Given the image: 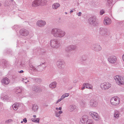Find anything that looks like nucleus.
<instances>
[{"mask_svg":"<svg viewBox=\"0 0 124 124\" xmlns=\"http://www.w3.org/2000/svg\"><path fill=\"white\" fill-rule=\"evenodd\" d=\"M111 86V85L108 83H104L101 84V87L102 89L105 90L107 89Z\"/></svg>","mask_w":124,"mask_h":124,"instance_id":"39448f33","label":"nucleus"},{"mask_svg":"<svg viewBox=\"0 0 124 124\" xmlns=\"http://www.w3.org/2000/svg\"><path fill=\"white\" fill-rule=\"evenodd\" d=\"M101 48L100 46H97L96 47H95V50L96 51H99L100 50Z\"/></svg>","mask_w":124,"mask_h":124,"instance_id":"b1692460","label":"nucleus"},{"mask_svg":"<svg viewBox=\"0 0 124 124\" xmlns=\"http://www.w3.org/2000/svg\"><path fill=\"white\" fill-rule=\"evenodd\" d=\"M114 78L118 85H120L124 84V78H123L117 75L114 77Z\"/></svg>","mask_w":124,"mask_h":124,"instance_id":"7ed1b4c3","label":"nucleus"},{"mask_svg":"<svg viewBox=\"0 0 124 124\" xmlns=\"http://www.w3.org/2000/svg\"><path fill=\"white\" fill-rule=\"evenodd\" d=\"M32 109L34 111H36L38 109V107L37 105H34L33 106Z\"/></svg>","mask_w":124,"mask_h":124,"instance_id":"393cba45","label":"nucleus"},{"mask_svg":"<svg viewBox=\"0 0 124 124\" xmlns=\"http://www.w3.org/2000/svg\"><path fill=\"white\" fill-rule=\"evenodd\" d=\"M66 13V14H67V13Z\"/></svg>","mask_w":124,"mask_h":124,"instance_id":"de8ad7c7","label":"nucleus"},{"mask_svg":"<svg viewBox=\"0 0 124 124\" xmlns=\"http://www.w3.org/2000/svg\"><path fill=\"white\" fill-rule=\"evenodd\" d=\"M90 105L93 107H96L98 105L97 101L93 100H91L90 102Z\"/></svg>","mask_w":124,"mask_h":124,"instance_id":"9d476101","label":"nucleus"},{"mask_svg":"<svg viewBox=\"0 0 124 124\" xmlns=\"http://www.w3.org/2000/svg\"><path fill=\"white\" fill-rule=\"evenodd\" d=\"M104 23L105 25H108L111 23V20L109 18H108L107 17H106L104 18Z\"/></svg>","mask_w":124,"mask_h":124,"instance_id":"9b49d317","label":"nucleus"},{"mask_svg":"<svg viewBox=\"0 0 124 124\" xmlns=\"http://www.w3.org/2000/svg\"><path fill=\"white\" fill-rule=\"evenodd\" d=\"M58 109L60 110H62V108L61 107H60Z\"/></svg>","mask_w":124,"mask_h":124,"instance_id":"a19ab883","label":"nucleus"},{"mask_svg":"<svg viewBox=\"0 0 124 124\" xmlns=\"http://www.w3.org/2000/svg\"><path fill=\"white\" fill-rule=\"evenodd\" d=\"M60 115V114H59L58 113H56V116L58 117Z\"/></svg>","mask_w":124,"mask_h":124,"instance_id":"f704fd0d","label":"nucleus"},{"mask_svg":"<svg viewBox=\"0 0 124 124\" xmlns=\"http://www.w3.org/2000/svg\"><path fill=\"white\" fill-rule=\"evenodd\" d=\"M88 119V116L86 115L83 116L82 117V119L80 120V121L82 123V124L85 123Z\"/></svg>","mask_w":124,"mask_h":124,"instance_id":"4468645a","label":"nucleus"},{"mask_svg":"<svg viewBox=\"0 0 124 124\" xmlns=\"http://www.w3.org/2000/svg\"><path fill=\"white\" fill-rule=\"evenodd\" d=\"M77 108V107L73 105H70L69 107V110L71 111H72L75 110Z\"/></svg>","mask_w":124,"mask_h":124,"instance_id":"2eb2a0df","label":"nucleus"},{"mask_svg":"<svg viewBox=\"0 0 124 124\" xmlns=\"http://www.w3.org/2000/svg\"><path fill=\"white\" fill-rule=\"evenodd\" d=\"M60 6V4L58 3H54L53 5L52 8L54 9H56L59 7Z\"/></svg>","mask_w":124,"mask_h":124,"instance_id":"dca6fc26","label":"nucleus"},{"mask_svg":"<svg viewBox=\"0 0 124 124\" xmlns=\"http://www.w3.org/2000/svg\"><path fill=\"white\" fill-rule=\"evenodd\" d=\"M56 83L55 82H52L49 85V87L52 88H54L56 87Z\"/></svg>","mask_w":124,"mask_h":124,"instance_id":"6ab92c4d","label":"nucleus"},{"mask_svg":"<svg viewBox=\"0 0 124 124\" xmlns=\"http://www.w3.org/2000/svg\"><path fill=\"white\" fill-rule=\"evenodd\" d=\"M117 59L116 57L114 56H112L109 57L108 58V61L110 62L111 63H115Z\"/></svg>","mask_w":124,"mask_h":124,"instance_id":"0eeeda50","label":"nucleus"},{"mask_svg":"<svg viewBox=\"0 0 124 124\" xmlns=\"http://www.w3.org/2000/svg\"><path fill=\"white\" fill-rule=\"evenodd\" d=\"M37 24L39 26L41 27L45 25L46 22L42 20H39L37 21Z\"/></svg>","mask_w":124,"mask_h":124,"instance_id":"ddd939ff","label":"nucleus"},{"mask_svg":"<svg viewBox=\"0 0 124 124\" xmlns=\"http://www.w3.org/2000/svg\"><path fill=\"white\" fill-rule=\"evenodd\" d=\"M93 18H89V20L90 21V23H93L94 22H95V19L94 17L93 18V20H92Z\"/></svg>","mask_w":124,"mask_h":124,"instance_id":"a878e982","label":"nucleus"},{"mask_svg":"<svg viewBox=\"0 0 124 124\" xmlns=\"http://www.w3.org/2000/svg\"><path fill=\"white\" fill-rule=\"evenodd\" d=\"M50 45L52 47L55 48H57L59 46V45L57 44V42L53 40L51 41Z\"/></svg>","mask_w":124,"mask_h":124,"instance_id":"1a4fd4ad","label":"nucleus"},{"mask_svg":"<svg viewBox=\"0 0 124 124\" xmlns=\"http://www.w3.org/2000/svg\"><path fill=\"white\" fill-rule=\"evenodd\" d=\"M56 109L57 110H58V108H56Z\"/></svg>","mask_w":124,"mask_h":124,"instance_id":"c03bdc74","label":"nucleus"},{"mask_svg":"<svg viewBox=\"0 0 124 124\" xmlns=\"http://www.w3.org/2000/svg\"><path fill=\"white\" fill-rule=\"evenodd\" d=\"M51 33L54 35V36L56 37H62L65 35L64 32L60 31L59 29L55 28L54 29L52 30Z\"/></svg>","mask_w":124,"mask_h":124,"instance_id":"f257e3e1","label":"nucleus"},{"mask_svg":"<svg viewBox=\"0 0 124 124\" xmlns=\"http://www.w3.org/2000/svg\"><path fill=\"white\" fill-rule=\"evenodd\" d=\"M20 105L18 103H16L13 105V107L14 110H16L18 107Z\"/></svg>","mask_w":124,"mask_h":124,"instance_id":"f3484780","label":"nucleus"},{"mask_svg":"<svg viewBox=\"0 0 124 124\" xmlns=\"http://www.w3.org/2000/svg\"><path fill=\"white\" fill-rule=\"evenodd\" d=\"M86 124H93V123L92 122H90L89 121H87V122Z\"/></svg>","mask_w":124,"mask_h":124,"instance_id":"72a5a7b5","label":"nucleus"},{"mask_svg":"<svg viewBox=\"0 0 124 124\" xmlns=\"http://www.w3.org/2000/svg\"><path fill=\"white\" fill-rule=\"evenodd\" d=\"M21 92V89L19 88H17L16 90V94H18L19 93H20Z\"/></svg>","mask_w":124,"mask_h":124,"instance_id":"bb28decb","label":"nucleus"},{"mask_svg":"<svg viewBox=\"0 0 124 124\" xmlns=\"http://www.w3.org/2000/svg\"><path fill=\"white\" fill-rule=\"evenodd\" d=\"M27 79H25V80H24V79H23V81L25 82V83H26V81H25Z\"/></svg>","mask_w":124,"mask_h":124,"instance_id":"4c0bfd02","label":"nucleus"},{"mask_svg":"<svg viewBox=\"0 0 124 124\" xmlns=\"http://www.w3.org/2000/svg\"><path fill=\"white\" fill-rule=\"evenodd\" d=\"M119 112L118 111H116L114 114V116L115 118H118L119 117Z\"/></svg>","mask_w":124,"mask_h":124,"instance_id":"5701e85b","label":"nucleus"},{"mask_svg":"<svg viewBox=\"0 0 124 124\" xmlns=\"http://www.w3.org/2000/svg\"><path fill=\"white\" fill-rule=\"evenodd\" d=\"M112 0H108V3H110L112 2Z\"/></svg>","mask_w":124,"mask_h":124,"instance_id":"473e14b6","label":"nucleus"},{"mask_svg":"<svg viewBox=\"0 0 124 124\" xmlns=\"http://www.w3.org/2000/svg\"><path fill=\"white\" fill-rule=\"evenodd\" d=\"M62 111H60L59 112V114H62Z\"/></svg>","mask_w":124,"mask_h":124,"instance_id":"ea45409f","label":"nucleus"},{"mask_svg":"<svg viewBox=\"0 0 124 124\" xmlns=\"http://www.w3.org/2000/svg\"><path fill=\"white\" fill-rule=\"evenodd\" d=\"M120 101V99L117 97H114L111 99L110 102L112 105L116 106L118 105Z\"/></svg>","mask_w":124,"mask_h":124,"instance_id":"20e7f679","label":"nucleus"},{"mask_svg":"<svg viewBox=\"0 0 124 124\" xmlns=\"http://www.w3.org/2000/svg\"><path fill=\"white\" fill-rule=\"evenodd\" d=\"M12 121V120H11V119H9L8 120H7L6 121V122L7 123H9V122H11Z\"/></svg>","mask_w":124,"mask_h":124,"instance_id":"c756f323","label":"nucleus"},{"mask_svg":"<svg viewBox=\"0 0 124 124\" xmlns=\"http://www.w3.org/2000/svg\"><path fill=\"white\" fill-rule=\"evenodd\" d=\"M104 11L103 10H101L100 12V14L101 15H102L104 13Z\"/></svg>","mask_w":124,"mask_h":124,"instance_id":"2f4dec72","label":"nucleus"},{"mask_svg":"<svg viewBox=\"0 0 124 124\" xmlns=\"http://www.w3.org/2000/svg\"><path fill=\"white\" fill-rule=\"evenodd\" d=\"M69 95V93H66L64 94H63L62 96V98L64 99L65 98V97H67Z\"/></svg>","mask_w":124,"mask_h":124,"instance_id":"cd10ccee","label":"nucleus"},{"mask_svg":"<svg viewBox=\"0 0 124 124\" xmlns=\"http://www.w3.org/2000/svg\"><path fill=\"white\" fill-rule=\"evenodd\" d=\"M23 123V121H21V123Z\"/></svg>","mask_w":124,"mask_h":124,"instance_id":"49530a36","label":"nucleus"},{"mask_svg":"<svg viewBox=\"0 0 124 124\" xmlns=\"http://www.w3.org/2000/svg\"><path fill=\"white\" fill-rule=\"evenodd\" d=\"M46 1L42 0H34L32 2L31 6L33 7H36L40 5H44L46 4Z\"/></svg>","mask_w":124,"mask_h":124,"instance_id":"f03ea898","label":"nucleus"},{"mask_svg":"<svg viewBox=\"0 0 124 124\" xmlns=\"http://www.w3.org/2000/svg\"><path fill=\"white\" fill-rule=\"evenodd\" d=\"M85 88H86L91 89H92V85L87 83L85 84Z\"/></svg>","mask_w":124,"mask_h":124,"instance_id":"aec40b11","label":"nucleus"},{"mask_svg":"<svg viewBox=\"0 0 124 124\" xmlns=\"http://www.w3.org/2000/svg\"><path fill=\"white\" fill-rule=\"evenodd\" d=\"M33 117L34 118H36V116L35 115H34L33 116Z\"/></svg>","mask_w":124,"mask_h":124,"instance_id":"37998d69","label":"nucleus"},{"mask_svg":"<svg viewBox=\"0 0 124 124\" xmlns=\"http://www.w3.org/2000/svg\"><path fill=\"white\" fill-rule=\"evenodd\" d=\"M85 85L84 87H82L81 88V90H84L85 88Z\"/></svg>","mask_w":124,"mask_h":124,"instance_id":"58836bf2","label":"nucleus"},{"mask_svg":"<svg viewBox=\"0 0 124 124\" xmlns=\"http://www.w3.org/2000/svg\"><path fill=\"white\" fill-rule=\"evenodd\" d=\"M23 70H21V71H20V73H23Z\"/></svg>","mask_w":124,"mask_h":124,"instance_id":"79ce46f5","label":"nucleus"},{"mask_svg":"<svg viewBox=\"0 0 124 124\" xmlns=\"http://www.w3.org/2000/svg\"><path fill=\"white\" fill-rule=\"evenodd\" d=\"M57 64L58 67L59 68H61L64 66V65L62 64V63L61 61L57 62Z\"/></svg>","mask_w":124,"mask_h":124,"instance_id":"a211bd4d","label":"nucleus"},{"mask_svg":"<svg viewBox=\"0 0 124 124\" xmlns=\"http://www.w3.org/2000/svg\"><path fill=\"white\" fill-rule=\"evenodd\" d=\"M31 120L33 122L35 123H39V118H38L36 119H35L34 118H32Z\"/></svg>","mask_w":124,"mask_h":124,"instance_id":"4be33fe9","label":"nucleus"},{"mask_svg":"<svg viewBox=\"0 0 124 124\" xmlns=\"http://www.w3.org/2000/svg\"><path fill=\"white\" fill-rule=\"evenodd\" d=\"M1 82L2 83L6 85H7L10 82V80H9L7 78H4L2 79Z\"/></svg>","mask_w":124,"mask_h":124,"instance_id":"f8f14e48","label":"nucleus"},{"mask_svg":"<svg viewBox=\"0 0 124 124\" xmlns=\"http://www.w3.org/2000/svg\"><path fill=\"white\" fill-rule=\"evenodd\" d=\"M33 90L35 91L36 92H41V90L37 87L34 86L33 88Z\"/></svg>","mask_w":124,"mask_h":124,"instance_id":"412c9836","label":"nucleus"},{"mask_svg":"<svg viewBox=\"0 0 124 124\" xmlns=\"http://www.w3.org/2000/svg\"><path fill=\"white\" fill-rule=\"evenodd\" d=\"M23 121L25 123H26L27 122V120L26 118H25L23 120Z\"/></svg>","mask_w":124,"mask_h":124,"instance_id":"7c9ffc66","label":"nucleus"},{"mask_svg":"<svg viewBox=\"0 0 124 124\" xmlns=\"http://www.w3.org/2000/svg\"><path fill=\"white\" fill-rule=\"evenodd\" d=\"M63 98H62V96L61 97V98L59 99L58 101H57L56 102V104L58 102H59L62 99H63Z\"/></svg>","mask_w":124,"mask_h":124,"instance_id":"c85d7f7f","label":"nucleus"},{"mask_svg":"<svg viewBox=\"0 0 124 124\" xmlns=\"http://www.w3.org/2000/svg\"><path fill=\"white\" fill-rule=\"evenodd\" d=\"M20 33L22 35L25 36L29 34V32L26 30L22 29L20 31Z\"/></svg>","mask_w":124,"mask_h":124,"instance_id":"6e6552de","label":"nucleus"},{"mask_svg":"<svg viewBox=\"0 0 124 124\" xmlns=\"http://www.w3.org/2000/svg\"><path fill=\"white\" fill-rule=\"evenodd\" d=\"M122 59L123 61H124V54L123 55Z\"/></svg>","mask_w":124,"mask_h":124,"instance_id":"e433bc0d","label":"nucleus"},{"mask_svg":"<svg viewBox=\"0 0 124 124\" xmlns=\"http://www.w3.org/2000/svg\"><path fill=\"white\" fill-rule=\"evenodd\" d=\"M89 114L94 119L97 120L99 119V116L97 113L93 111H91L89 113Z\"/></svg>","mask_w":124,"mask_h":124,"instance_id":"423d86ee","label":"nucleus"},{"mask_svg":"<svg viewBox=\"0 0 124 124\" xmlns=\"http://www.w3.org/2000/svg\"><path fill=\"white\" fill-rule=\"evenodd\" d=\"M81 12H79L78 13V16H80L81 15Z\"/></svg>","mask_w":124,"mask_h":124,"instance_id":"c9c22d12","label":"nucleus"},{"mask_svg":"<svg viewBox=\"0 0 124 124\" xmlns=\"http://www.w3.org/2000/svg\"><path fill=\"white\" fill-rule=\"evenodd\" d=\"M70 13H72L73 12V11L72 10H71L70 11Z\"/></svg>","mask_w":124,"mask_h":124,"instance_id":"a18cd8bd","label":"nucleus"}]
</instances>
